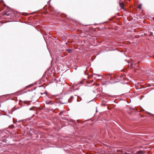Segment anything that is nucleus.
I'll use <instances>...</instances> for the list:
<instances>
[{
  "label": "nucleus",
  "mask_w": 154,
  "mask_h": 154,
  "mask_svg": "<svg viewBox=\"0 0 154 154\" xmlns=\"http://www.w3.org/2000/svg\"><path fill=\"white\" fill-rule=\"evenodd\" d=\"M4 113H2V115L5 116H6L7 117H8V118L10 117V116L9 115V114L10 113V112L9 111L8 113H7L5 111H4Z\"/></svg>",
  "instance_id": "nucleus-1"
},
{
  "label": "nucleus",
  "mask_w": 154,
  "mask_h": 154,
  "mask_svg": "<svg viewBox=\"0 0 154 154\" xmlns=\"http://www.w3.org/2000/svg\"><path fill=\"white\" fill-rule=\"evenodd\" d=\"M45 103L47 104H53V103L51 101H46V102H45Z\"/></svg>",
  "instance_id": "nucleus-2"
},
{
  "label": "nucleus",
  "mask_w": 154,
  "mask_h": 154,
  "mask_svg": "<svg viewBox=\"0 0 154 154\" xmlns=\"http://www.w3.org/2000/svg\"><path fill=\"white\" fill-rule=\"evenodd\" d=\"M120 6L122 8H124V3H119Z\"/></svg>",
  "instance_id": "nucleus-3"
},
{
  "label": "nucleus",
  "mask_w": 154,
  "mask_h": 154,
  "mask_svg": "<svg viewBox=\"0 0 154 154\" xmlns=\"http://www.w3.org/2000/svg\"><path fill=\"white\" fill-rule=\"evenodd\" d=\"M66 51L69 53L72 51V50L71 49H67L66 50Z\"/></svg>",
  "instance_id": "nucleus-4"
},
{
  "label": "nucleus",
  "mask_w": 154,
  "mask_h": 154,
  "mask_svg": "<svg viewBox=\"0 0 154 154\" xmlns=\"http://www.w3.org/2000/svg\"><path fill=\"white\" fill-rule=\"evenodd\" d=\"M5 15L8 16L9 15V13L8 12H6L5 13Z\"/></svg>",
  "instance_id": "nucleus-5"
},
{
  "label": "nucleus",
  "mask_w": 154,
  "mask_h": 154,
  "mask_svg": "<svg viewBox=\"0 0 154 154\" xmlns=\"http://www.w3.org/2000/svg\"><path fill=\"white\" fill-rule=\"evenodd\" d=\"M141 7H142V6H141V5H139L138 6V9H141Z\"/></svg>",
  "instance_id": "nucleus-6"
},
{
  "label": "nucleus",
  "mask_w": 154,
  "mask_h": 154,
  "mask_svg": "<svg viewBox=\"0 0 154 154\" xmlns=\"http://www.w3.org/2000/svg\"><path fill=\"white\" fill-rule=\"evenodd\" d=\"M63 113V111H61V112H60L59 113V115H62V114Z\"/></svg>",
  "instance_id": "nucleus-7"
},
{
  "label": "nucleus",
  "mask_w": 154,
  "mask_h": 154,
  "mask_svg": "<svg viewBox=\"0 0 154 154\" xmlns=\"http://www.w3.org/2000/svg\"><path fill=\"white\" fill-rule=\"evenodd\" d=\"M68 101H69V103H71V101H70V100H68Z\"/></svg>",
  "instance_id": "nucleus-8"
},
{
  "label": "nucleus",
  "mask_w": 154,
  "mask_h": 154,
  "mask_svg": "<svg viewBox=\"0 0 154 154\" xmlns=\"http://www.w3.org/2000/svg\"><path fill=\"white\" fill-rule=\"evenodd\" d=\"M3 2V1H2V0H1V1H0L1 2Z\"/></svg>",
  "instance_id": "nucleus-9"
},
{
  "label": "nucleus",
  "mask_w": 154,
  "mask_h": 154,
  "mask_svg": "<svg viewBox=\"0 0 154 154\" xmlns=\"http://www.w3.org/2000/svg\"><path fill=\"white\" fill-rule=\"evenodd\" d=\"M8 128H10V126H9L8 127Z\"/></svg>",
  "instance_id": "nucleus-10"
},
{
  "label": "nucleus",
  "mask_w": 154,
  "mask_h": 154,
  "mask_svg": "<svg viewBox=\"0 0 154 154\" xmlns=\"http://www.w3.org/2000/svg\"><path fill=\"white\" fill-rule=\"evenodd\" d=\"M13 122H14V123H15V122H14V121Z\"/></svg>",
  "instance_id": "nucleus-11"
},
{
  "label": "nucleus",
  "mask_w": 154,
  "mask_h": 154,
  "mask_svg": "<svg viewBox=\"0 0 154 154\" xmlns=\"http://www.w3.org/2000/svg\"><path fill=\"white\" fill-rule=\"evenodd\" d=\"M71 98H72L73 97V96H71Z\"/></svg>",
  "instance_id": "nucleus-12"
},
{
  "label": "nucleus",
  "mask_w": 154,
  "mask_h": 154,
  "mask_svg": "<svg viewBox=\"0 0 154 154\" xmlns=\"http://www.w3.org/2000/svg\"><path fill=\"white\" fill-rule=\"evenodd\" d=\"M20 122V121H18V122Z\"/></svg>",
  "instance_id": "nucleus-13"
},
{
  "label": "nucleus",
  "mask_w": 154,
  "mask_h": 154,
  "mask_svg": "<svg viewBox=\"0 0 154 154\" xmlns=\"http://www.w3.org/2000/svg\"><path fill=\"white\" fill-rule=\"evenodd\" d=\"M10 10H11V8L10 9Z\"/></svg>",
  "instance_id": "nucleus-14"
}]
</instances>
